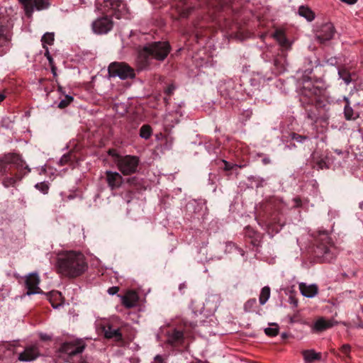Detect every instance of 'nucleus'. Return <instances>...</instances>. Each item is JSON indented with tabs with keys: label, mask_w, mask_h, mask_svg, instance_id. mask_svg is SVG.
Masks as SVG:
<instances>
[{
	"label": "nucleus",
	"mask_w": 363,
	"mask_h": 363,
	"mask_svg": "<svg viewBox=\"0 0 363 363\" xmlns=\"http://www.w3.org/2000/svg\"><path fill=\"white\" fill-rule=\"evenodd\" d=\"M57 266L60 272L69 277H77L87 269L84 255L77 251H68L59 256Z\"/></svg>",
	"instance_id": "nucleus-1"
},
{
	"label": "nucleus",
	"mask_w": 363,
	"mask_h": 363,
	"mask_svg": "<svg viewBox=\"0 0 363 363\" xmlns=\"http://www.w3.org/2000/svg\"><path fill=\"white\" fill-rule=\"evenodd\" d=\"M169 50L170 47L167 42H155L146 45L140 52L139 57L144 58L143 66H146L150 57L157 60H163L169 54Z\"/></svg>",
	"instance_id": "nucleus-2"
},
{
	"label": "nucleus",
	"mask_w": 363,
	"mask_h": 363,
	"mask_svg": "<svg viewBox=\"0 0 363 363\" xmlns=\"http://www.w3.org/2000/svg\"><path fill=\"white\" fill-rule=\"evenodd\" d=\"M11 165L14 166L17 169H27V172L30 171V169L26 164L19 155L7 153L0 157V177L8 173Z\"/></svg>",
	"instance_id": "nucleus-3"
},
{
	"label": "nucleus",
	"mask_w": 363,
	"mask_h": 363,
	"mask_svg": "<svg viewBox=\"0 0 363 363\" xmlns=\"http://www.w3.org/2000/svg\"><path fill=\"white\" fill-rule=\"evenodd\" d=\"M21 280L23 283L26 292L24 295H36V294H44L51 295V293H44L40 288V279L37 272L30 273L23 277Z\"/></svg>",
	"instance_id": "nucleus-4"
},
{
	"label": "nucleus",
	"mask_w": 363,
	"mask_h": 363,
	"mask_svg": "<svg viewBox=\"0 0 363 363\" xmlns=\"http://www.w3.org/2000/svg\"><path fill=\"white\" fill-rule=\"evenodd\" d=\"M139 158L136 156L125 155L118 157L116 160V166L123 175H129L135 173L139 164Z\"/></svg>",
	"instance_id": "nucleus-5"
},
{
	"label": "nucleus",
	"mask_w": 363,
	"mask_h": 363,
	"mask_svg": "<svg viewBox=\"0 0 363 363\" xmlns=\"http://www.w3.org/2000/svg\"><path fill=\"white\" fill-rule=\"evenodd\" d=\"M315 253L318 256L322 257L324 260L330 262L333 259V255L330 252L331 241L328 234L323 233L320 234Z\"/></svg>",
	"instance_id": "nucleus-6"
},
{
	"label": "nucleus",
	"mask_w": 363,
	"mask_h": 363,
	"mask_svg": "<svg viewBox=\"0 0 363 363\" xmlns=\"http://www.w3.org/2000/svg\"><path fill=\"white\" fill-rule=\"evenodd\" d=\"M108 73L111 76L118 77L121 79L135 77L134 69L123 62L111 63L108 67Z\"/></svg>",
	"instance_id": "nucleus-7"
},
{
	"label": "nucleus",
	"mask_w": 363,
	"mask_h": 363,
	"mask_svg": "<svg viewBox=\"0 0 363 363\" xmlns=\"http://www.w3.org/2000/svg\"><path fill=\"white\" fill-rule=\"evenodd\" d=\"M113 27V21L109 16L96 18L91 23L92 31L96 35H105L110 32Z\"/></svg>",
	"instance_id": "nucleus-8"
},
{
	"label": "nucleus",
	"mask_w": 363,
	"mask_h": 363,
	"mask_svg": "<svg viewBox=\"0 0 363 363\" xmlns=\"http://www.w3.org/2000/svg\"><path fill=\"white\" fill-rule=\"evenodd\" d=\"M12 32L5 19L0 18V55L6 53L10 48Z\"/></svg>",
	"instance_id": "nucleus-9"
},
{
	"label": "nucleus",
	"mask_w": 363,
	"mask_h": 363,
	"mask_svg": "<svg viewBox=\"0 0 363 363\" xmlns=\"http://www.w3.org/2000/svg\"><path fill=\"white\" fill-rule=\"evenodd\" d=\"M85 347L86 343L83 339H74L64 342L60 350L69 356H74L82 353Z\"/></svg>",
	"instance_id": "nucleus-10"
},
{
	"label": "nucleus",
	"mask_w": 363,
	"mask_h": 363,
	"mask_svg": "<svg viewBox=\"0 0 363 363\" xmlns=\"http://www.w3.org/2000/svg\"><path fill=\"white\" fill-rule=\"evenodd\" d=\"M104 6L112 10L117 18L128 17V9L121 0H105Z\"/></svg>",
	"instance_id": "nucleus-11"
},
{
	"label": "nucleus",
	"mask_w": 363,
	"mask_h": 363,
	"mask_svg": "<svg viewBox=\"0 0 363 363\" xmlns=\"http://www.w3.org/2000/svg\"><path fill=\"white\" fill-rule=\"evenodd\" d=\"M335 34V28L331 23H326L322 25L316 31L315 38L320 43L330 40Z\"/></svg>",
	"instance_id": "nucleus-12"
},
{
	"label": "nucleus",
	"mask_w": 363,
	"mask_h": 363,
	"mask_svg": "<svg viewBox=\"0 0 363 363\" xmlns=\"http://www.w3.org/2000/svg\"><path fill=\"white\" fill-rule=\"evenodd\" d=\"M23 4L27 15L30 16L34 9L43 10L49 6L48 0H19Z\"/></svg>",
	"instance_id": "nucleus-13"
},
{
	"label": "nucleus",
	"mask_w": 363,
	"mask_h": 363,
	"mask_svg": "<svg viewBox=\"0 0 363 363\" xmlns=\"http://www.w3.org/2000/svg\"><path fill=\"white\" fill-rule=\"evenodd\" d=\"M40 352L37 344L28 345L19 353L18 359L21 362H31L40 357Z\"/></svg>",
	"instance_id": "nucleus-14"
},
{
	"label": "nucleus",
	"mask_w": 363,
	"mask_h": 363,
	"mask_svg": "<svg viewBox=\"0 0 363 363\" xmlns=\"http://www.w3.org/2000/svg\"><path fill=\"white\" fill-rule=\"evenodd\" d=\"M337 324L338 322L334 318L326 319L324 317H320L311 326V331L314 333H321Z\"/></svg>",
	"instance_id": "nucleus-15"
},
{
	"label": "nucleus",
	"mask_w": 363,
	"mask_h": 363,
	"mask_svg": "<svg viewBox=\"0 0 363 363\" xmlns=\"http://www.w3.org/2000/svg\"><path fill=\"white\" fill-rule=\"evenodd\" d=\"M105 174L106 181L111 190L118 189L121 186L123 179L118 172L108 170L106 171Z\"/></svg>",
	"instance_id": "nucleus-16"
},
{
	"label": "nucleus",
	"mask_w": 363,
	"mask_h": 363,
	"mask_svg": "<svg viewBox=\"0 0 363 363\" xmlns=\"http://www.w3.org/2000/svg\"><path fill=\"white\" fill-rule=\"evenodd\" d=\"M104 337L106 339H113L115 341H121L123 339L122 334L118 328H113V327L108 324L102 328Z\"/></svg>",
	"instance_id": "nucleus-17"
},
{
	"label": "nucleus",
	"mask_w": 363,
	"mask_h": 363,
	"mask_svg": "<svg viewBox=\"0 0 363 363\" xmlns=\"http://www.w3.org/2000/svg\"><path fill=\"white\" fill-rule=\"evenodd\" d=\"M24 169H18V172L13 177H5L2 179V184L4 187L9 188L10 186H14L18 182H20L23 176L27 174V171L23 173Z\"/></svg>",
	"instance_id": "nucleus-18"
},
{
	"label": "nucleus",
	"mask_w": 363,
	"mask_h": 363,
	"mask_svg": "<svg viewBox=\"0 0 363 363\" xmlns=\"http://www.w3.org/2000/svg\"><path fill=\"white\" fill-rule=\"evenodd\" d=\"M298 290L301 295H317L318 287L316 284H306V283L298 284Z\"/></svg>",
	"instance_id": "nucleus-19"
},
{
	"label": "nucleus",
	"mask_w": 363,
	"mask_h": 363,
	"mask_svg": "<svg viewBox=\"0 0 363 363\" xmlns=\"http://www.w3.org/2000/svg\"><path fill=\"white\" fill-rule=\"evenodd\" d=\"M273 37L276 39V40L278 42V43L282 48L286 50L290 49L291 43L286 38L283 30H277L273 34Z\"/></svg>",
	"instance_id": "nucleus-20"
},
{
	"label": "nucleus",
	"mask_w": 363,
	"mask_h": 363,
	"mask_svg": "<svg viewBox=\"0 0 363 363\" xmlns=\"http://www.w3.org/2000/svg\"><path fill=\"white\" fill-rule=\"evenodd\" d=\"M184 333L181 330H173L168 334L167 341L172 345H179L183 342Z\"/></svg>",
	"instance_id": "nucleus-21"
},
{
	"label": "nucleus",
	"mask_w": 363,
	"mask_h": 363,
	"mask_svg": "<svg viewBox=\"0 0 363 363\" xmlns=\"http://www.w3.org/2000/svg\"><path fill=\"white\" fill-rule=\"evenodd\" d=\"M320 93V90L311 82H306L303 86V94L308 97L318 95Z\"/></svg>",
	"instance_id": "nucleus-22"
},
{
	"label": "nucleus",
	"mask_w": 363,
	"mask_h": 363,
	"mask_svg": "<svg viewBox=\"0 0 363 363\" xmlns=\"http://www.w3.org/2000/svg\"><path fill=\"white\" fill-rule=\"evenodd\" d=\"M303 355L304 360L308 363H311L315 360H319L321 358V354L315 352L313 350H304Z\"/></svg>",
	"instance_id": "nucleus-23"
},
{
	"label": "nucleus",
	"mask_w": 363,
	"mask_h": 363,
	"mask_svg": "<svg viewBox=\"0 0 363 363\" xmlns=\"http://www.w3.org/2000/svg\"><path fill=\"white\" fill-rule=\"evenodd\" d=\"M121 303L127 308L135 307L138 305L139 298L138 296H121Z\"/></svg>",
	"instance_id": "nucleus-24"
},
{
	"label": "nucleus",
	"mask_w": 363,
	"mask_h": 363,
	"mask_svg": "<svg viewBox=\"0 0 363 363\" xmlns=\"http://www.w3.org/2000/svg\"><path fill=\"white\" fill-rule=\"evenodd\" d=\"M48 300L52 305V306L55 308L58 309L60 307H63L65 305V300L64 298V296H47Z\"/></svg>",
	"instance_id": "nucleus-25"
},
{
	"label": "nucleus",
	"mask_w": 363,
	"mask_h": 363,
	"mask_svg": "<svg viewBox=\"0 0 363 363\" xmlns=\"http://www.w3.org/2000/svg\"><path fill=\"white\" fill-rule=\"evenodd\" d=\"M298 14L308 21H313L315 18L314 13L308 7L304 6L299 7Z\"/></svg>",
	"instance_id": "nucleus-26"
},
{
	"label": "nucleus",
	"mask_w": 363,
	"mask_h": 363,
	"mask_svg": "<svg viewBox=\"0 0 363 363\" xmlns=\"http://www.w3.org/2000/svg\"><path fill=\"white\" fill-rule=\"evenodd\" d=\"M333 155L331 153L328 154L326 157L324 159H320L319 161L317 162L316 164L319 169H324V168H329L331 163L333 162V160H332Z\"/></svg>",
	"instance_id": "nucleus-27"
},
{
	"label": "nucleus",
	"mask_w": 363,
	"mask_h": 363,
	"mask_svg": "<svg viewBox=\"0 0 363 363\" xmlns=\"http://www.w3.org/2000/svg\"><path fill=\"white\" fill-rule=\"evenodd\" d=\"M54 40L53 33H46L44 34L41 39L43 48H48V45H52Z\"/></svg>",
	"instance_id": "nucleus-28"
},
{
	"label": "nucleus",
	"mask_w": 363,
	"mask_h": 363,
	"mask_svg": "<svg viewBox=\"0 0 363 363\" xmlns=\"http://www.w3.org/2000/svg\"><path fill=\"white\" fill-rule=\"evenodd\" d=\"M152 135V128L149 125H143L140 130V136L145 140L149 139Z\"/></svg>",
	"instance_id": "nucleus-29"
},
{
	"label": "nucleus",
	"mask_w": 363,
	"mask_h": 363,
	"mask_svg": "<svg viewBox=\"0 0 363 363\" xmlns=\"http://www.w3.org/2000/svg\"><path fill=\"white\" fill-rule=\"evenodd\" d=\"M338 75L346 84H349L352 81L350 73L345 69H339Z\"/></svg>",
	"instance_id": "nucleus-30"
},
{
	"label": "nucleus",
	"mask_w": 363,
	"mask_h": 363,
	"mask_svg": "<svg viewBox=\"0 0 363 363\" xmlns=\"http://www.w3.org/2000/svg\"><path fill=\"white\" fill-rule=\"evenodd\" d=\"M274 326V328H267L264 329V333L267 335L274 337L278 335L279 333V327L276 323L271 324Z\"/></svg>",
	"instance_id": "nucleus-31"
},
{
	"label": "nucleus",
	"mask_w": 363,
	"mask_h": 363,
	"mask_svg": "<svg viewBox=\"0 0 363 363\" xmlns=\"http://www.w3.org/2000/svg\"><path fill=\"white\" fill-rule=\"evenodd\" d=\"M290 137L292 140H296L298 143H303L309 139L307 136L298 135L296 133H291Z\"/></svg>",
	"instance_id": "nucleus-32"
},
{
	"label": "nucleus",
	"mask_w": 363,
	"mask_h": 363,
	"mask_svg": "<svg viewBox=\"0 0 363 363\" xmlns=\"http://www.w3.org/2000/svg\"><path fill=\"white\" fill-rule=\"evenodd\" d=\"M73 101V97L69 95H66L64 99H62L57 106L60 108H64L67 107L69 104Z\"/></svg>",
	"instance_id": "nucleus-33"
},
{
	"label": "nucleus",
	"mask_w": 363,
	"mask_h": 363,
	"mask_svg": "<svg viewBox=\"0 0 363 363\" xmlns=\"http://www.w3.org/2000/svg\"><path fill=\"white\" fill-rule=\"evenodd\" d=\"M344 113H345L346 119H347V120L354 119L357 117L354 115L353 109L349 106H345Z\"/></svg>",
	"instance_id": "nucleus-34"
},
{
	"label": "nucleus",
	"mask_w": 363,
	"mask_h": 363,
	"mask_svg": "<svg viewBox=\"0 0 363 363\" xmlns=\"http://www.w3.org/2000/svg\"><path fill=\"white\" fill-rule=\"evenodd\" d=\"M298 289V285L293 284V285L289 286L286 288H285L284 289V293L286 295H288V294L291 295L293 294H296L297 292Z\"/></svg>",
	"instance_id": "nucleus-35"
},
{
	"label": "nucleus",
	"mask_w": 363,
	"mask_h": 363,
	"mask_svg": "<svg viewBox=\"0 0 363 363\" xmlns=\"http://www.w3.org/2000/svg\"><path fill=\"white\" fill-rule=\"evenodd\" d=\"M35 187L43 194H47L49 189V186L45 182L38 183Z\"/></svg>",
	"instance_id": "nucleus-36"
},
{
	"label": "nucleus",
	"mask_w": 363,
	"mask_h": 363,
	"mask_svg": "<svg viewBox=\"0 0 363 363\" xmlns=\"http://www.w3.org/2000/svg\"><path fill=\"white\" fill-rule=\"evenodd\" d=\"M288 318H289V323L291 324H294L295 323H298L301 320L298 312H296L293 315H288Z\"/></svg>",
	"instance_id": "nucleus-37"
},
{
	"label": "nucleus",
	"mask_w": 363,
	"mask_h": 363,
	"mask_svg": "<svg viewBox=\"0 0 363 363\" xmlns=\"http://www.w3.org/2000/svg\"><path fill=\"white\" fill-rule=\"evenodd\" d=\"M351 346L348 344L343 345L341 347V352L345 355L347 358H350Z\"/></svg>",
	"instance_id": "nucleus-38"
},
{
	"label": "nucleus",
	"mask_w": 363,
	"mask_h": 363,
	"mask_svg": "<svg viewBox=\"0 0 363 363\" xmlns=\"http://www.w3.org/2000/svg\"><path fill=\"white\" fill-rule=\"evenodd\" d=\"M108 154L113 157V161L116 164V160L118 157H123V156L118 154L116 150L111 149L108 150Z\"/></svg>",
	"instance_id": "nucleus-39"
},
{
	"label": "nucleus",
	"mask_w": 363,
	"mask_h": 363,
	"mask_svg": "<svg viewBox=\"0 0 363 363\" xmlns=\"http://www.w3.org/2000/svg\"><path fill=\"white\" fill-rule=\"evenodd\" d=\"M119 291L118 286H112L108 289V295H116Z\"/></svg>",
	"instance_id": "nucleus-40"
},
{
	"label": "nucleus",
	"mask_w": 363,
	"mask_h": 363,
	"mask_svg": "<svg viewBox=\"0 0 363 363\" xmlns=\"http://www.w3.org/2000/svg\"><path fill=\"white\" fill-rule=\"evenodd\" d=\"M289 301L291 304L293 305L294 307H296L298 305V299L296 296H289Z\"/></svg>",
	"instance_id": "nucleus-41"
},
{
	"label": "nucleus",
	"mask_w": 363,
	"mask_h": 363,
	"mask_svg": "<svg viewBox=\"0 0 363 363\" xmlns=\"http://www.w3.org/2000/svg\"><path fill=\"white\" fill-rule=\"evenodd\" d=\"M69 160V156L67 155H64L61 159L60 160V164L63 165L66 164Z\"/></svg>",
	"instance_id": "nucleus-42"
},
{
	"label": "nucleus",
	"mask_w": 363,
	"mask_h": 363,
	"mask_svg": "<svg viewBox=\"0 0 363 363\" xmlns=\"http://www.w3.org/2000/svg\"><path fill=\"white\" fill-rule=\"evenodd\" d=\"M40 337L43 341H48L52 340V337L50 335L45 333H40Z\"/></svg>",
	"instance_id": "nucleus-43"
},
{
	"label": "nucleus",
	"mask_w": 363,
	"mask_h": 363,
	"mask_svg": "<svg viewBox=\"0 0 363 363\" xmlns=\"http://www.w3.org/2000/svg\"><path fill=\"white\" fill-rule=\"evenodd\" d=\"M335 152L342 159H344L347 155V153L346 152H343L340 150L336 149L335 150Z\"/></svg>",
	"instance_id": "nucleus-44"
},
{
	"label": "nucleus",
	"mask_w": 363,
	"mask_h": 363,
	"mask_svg": "<svg viewBox=\"0 0 363 363\" xmlns=\"http://www.w3.org/2000/svg\"><path fill=\"white\" fill-rule=\"evenodd\" d=\"M270 288L269 286H264L262 289L260 295H270Z\"/></svg>",
	"instance_id": "nucleus-45"
},
{
	"label": "nucleus",
	"mask_w": 363,
	"mask_h": 363,
	"mask_svg": "<svg viewBox=\"0 0 363 363\" xmlns=\"http://www.w3.org/2000/svg\"><path fill=\"white\" fill-rule=\"evenodd\" d=\"M44 49L45 50V56L46 57L48 60L50 62V63H52V57L51 55L50 54L48 48H45Z\"/></svg>",
	"instance_id": "nucleus-46"
},
{
	"label": "nucleus",
	"mask_w": 363,
	"mask_h": 363,
	"mask_svg": "<svg viewBox=\"0 0 363 363\" xmlns=\"http://www.w3.org/2000/svg\"><path fill=\"white\" fill-rule=\"evenodd\" d=\"M180 16L183 18H186L189 16L190 13V9H183L179 11Z\"/></svg>",
	"instance_id": "nucleus-47"
},
{
	"label": "nucleus",
	"mask_w": 363,
	"mask_h": 363,
	"mask_svg": "<svg viewBox=\"0 0 363 363\" xmlns=\"http://www.w3.org/2000/svg\"><path fill=\"white\" fill-rule=\"evenodd\" d=\"M256 298L249 300L245 304V308L252 307L253 304L256 303Z\"/></svg>",
	"instance_id": "nucleus-48"
},
{
	"label": "nucleus",
	"mask_w": 363,
	"mask_h": 363,
	"mask_svg": "<svg viewBox=\"0 0 363 363\" xmlns=\"http://www.w3.org/2000/svg\"><path fill=\"white\" fill-rule=\"evenodd\" d=\"M174 89L175 86L173 84H171L167 88L165 92L167 94L171 95Z\"/></svg>",
	"instance_id": "nucleus-49"
},
{
	"label": "nucleus",
	"mask_w": 363,
	"mask_h": 363,
	"mask_svg": "<svg viewBox=\"0 0 363 363\" xmlns=\"http://www.w3.org/2000/svg\"><path fill=\"white\" fill-rule=\"evenodd\" d=\"M269 296H259V303L261 305H264L268 300Z\"/></svg>",
	"instance_id": "nucleus-50"
},
{
	"label": "nucleus",
	"mask_w": 363,
	"mask_h": 363,
	"mask_svg": "<svg viewBox=\"0 0 363 363\" xmlns=\"http://www.w3.org/2000/svg\"><path fill=\"white\" fill-rule=\"evenodd\" d=\"M224 162H225V170H230V169H232L233 167L231 166L230 164H229L226 161H224Z\"/></svg>",
	"instance_id": "nucleus-51"
},
{
	"label": "nucleus",
	"mask_w": 363,
	"mask_h": 363,
	"mask_svg": "<svg viewBox=\"0 0 363 363\" xmlns=\"http://www.w3.org/2000/svg\"><path fill=\"white\" fill-rule=\"evenodd\" d=\"M262 162L264 164H268L271 163V160L269 157H264L262 159Z\"/></svg>",
	"instance_id": "nucleus-52"
},
{
	"label": "nucleus",
	"mask_w": 363,
	"mask_h": 363,
	"mask_svg": "<svg viewBox=\"0 0 363 363\" xmlns=\"http://www.w3.org/2000/svg\"><path fill=\"white\" fill-rule=\"evenodd\" d=\"M343 2H345L348 4H354L357 2V0H341Z\"/></svg>",
	"instance_id": "nucleus-53"
},
{
	"label": "nucleus",
	"mask_w": 363,
	"mask_h": 363,
	"mask_svg": "<svg viewBox=\"0 0 363 363\" xmlns=\"http://www.w3.org/2000/svg\"><path fill=\"white\" fill-rule=\"evenodd\" d=\"M155 360L157 361L158 363H162V358L160 355H157L155 357Z\"/></svg>",
	"instance_id": "nucleus-54"
},
{
	"label": "nucleus",
	"mask_w": 363,
	"mask_h": 363,
	"mask_svg": "<svg viewBox=\"0 0 363 363\" xmlns=\"http://www.w3.org/2000/svg\"><path fill=\"white\" fill-rule=\"evenodd\" d=\"M286 147H288L289 149H291V148H295L296 147V145L295 144H291L289 145H286Z\"/></svg>",
	"instance_id": "nucleus-55"
},
{
	"label": "nucleus",
	"mask_w": 363,
	"mask_h": 363,
	"mask_svg": "<svg viewBox=\"0 0 363 363\" xmlns=\"http://www.w3.org/2000/svg\"><path fill=\"white\" fill-rule=\"evenodd\" d=\"M287 337H288V334H287V333H283L281 334V337H282L283 339H285V338H286Z\"/></svg>",
	"instance_id": "nucleus-56"
},
{
	"label": "nucleus",
	"mask_w": 363,
	"mask_h": 363,
	"mask_svg": "<svg viewBox=\"0 0 363 363\" xmlns=\"http://www.w3.org/2000/svg\"><path fill=\"white\" fill-rule=\"evenodd\" d=\"M357 328H363V323H360L356 325Z\"/></svg>",
	"instance_id": "nucleus-57"
},
{
	"label": "nucleus",
	"mask_w": 363,
	"mask_h": 363,
	"mask_svg": "<svg viewBox=\"0 0 363 363\" xmlns=\"http://www.w3.org/2000/svg\"><path fill=\"white\" fill-rule=\"evenodd\" d=\"M125 295H127V296H129V295H136V294L135 292H128Z\"/></svg>",
	"instance_id": "nucleus-58"
},
{
	"label": "nucleus",
	"mask_w": 363,
	"mask_h": 363,
	"mask_svg": "<svg viewBox=\"0 0 363 363\" xmlns=\"http://www.w3.org/2000/svg\"><path fill=\"white\" fill-rule=\"evenodd\" d=\"M359 208L363 210V201L360 202L359 203Z\"/></svg>",
	"instance_id": "nucleus-59"
},
{
	"label": "nucleus",
	"mask_w": 363,
	"mask_h": 363,
	"mask_svg": "<svg viewBox=\"0 0 363 363\" xmlns=\"http://www.w3.org/2000/svg\"><path fill=\"white\" fill-rule=\"evenodd\" d=\"M4 99V96L2 94H0V101H3Z\"/></svg>",
	"instance_id": "nucleus-60"
}]
</instances>
